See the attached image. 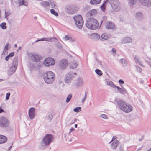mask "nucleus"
Returning <instances> with one entry per match:
<instances>
[{"instance_id":"e433bc0d","label":"nucleus","mask_w":151,"mask_h":151,"mask_svg":"<svg viewBox=\"0 0 151 151\" xmlns=\"http://www.w3.org/2000/svg\"><path fill=\"white\" fill-rule=\"evenodd\" d=\"M72 97V95L71 94H69L67 96L66 102L67 103L69 102L70 100Z\"/></svg>"},{"instance_id":"9d476101","label":"nucleus","mask_w":151,"mask_h":151,"mask_svg":"<svg viewBox=\"0 0 151 151\" xmlns=\"http://www.w3.org/2000/svg\"><path fill=\"white\" fill-rule=\"evenodd\" d=\"M55 63V59L52 57H47L44 60V64L47 66L54 65Z\"/></svg>"},{"instance_id":"cd10ccee","label":"nucleus","mask_w":151,"mask_h":151,"mask_svg":"<svg viewBox=\"0 0 151 151\" xmlns=\"http://www.w3.org/2000/svg\"><path fill=\"white\" fill-rule=\"evenodd\" d=\"M18 63V59L17 57H15L14 58L13 62L12 65L17 68Z\"/></svg>"},{"instance_id":"2f4dec72","label":"nucleus","mask_w":151,"mask_h":151,"mask_svg":"<svg viewBox=\"0 0 151 151\" xmlns=\"http://www.w3.org/2000/svg\"><path fill=\"white\" fill-rule=\"evenodd\" d=\"M40 4L44 7H47L49 5V4L47 2L42 1L40 2Z\"/></svg>"},{"instance_id":"c85d7f7f","label":"nucleus","mask_w":151,"mask_h":151,"mask_svg":"<svg viewBox=\"0 0 151 151\" xmlns=\"http://www.w3.org/2000/svg\"><path fill=\"white\" fill-rule=\"evenodd\" d=\"M97 12V11L96 9H93L90 11L88 12V14H89L90 16H92L95 15Z\"/></svg>"},{"instance_id":"dca6fc26","label":"nucleus","mask_w":151,"mask_h":151,"mask_svg":"<svg viewBox=\"0 0 151 151\" xmlns=\"http://www.w3.org/2000/svg\"><path fill=\"white\" fill-rule=\"evenodd\" d=\"M70 68L72 69H74L76 68L78 65V63L77 61L74 60L71 61L70 63Z\"/></svg>"},{"instance_id":"3c124183","label":"nucleus","mask_w":151,"mask_h":151,"mask_svg":"<svg viewBox=\"0 0 151 151\" xmlns=\"http://www.w3.org/2000/svg\"><path fill=\"white\" fill-rule=\"evenodd\" d=\"M64 39L65 40L67 41L70 39V37H69L68 36H66L64 37Z\"/></svg>"},{"instance_id":"052dcab7","label":"nucleus","mask_w":151,"mask_h":151,"mask_svg":"<svg viewBox=\"0 0 151 151\" xmlns=\"http://www.w3.org/2000/svg\"><path fill=\"white\" fill-rule=\"evenodd\" d=\"M4 111V110L1 109V107H0V113H1Z\"/></svg>"},{"instance_id":"f03ea898","label":"nucleus","mask_w":151,"mask_h":151,"mask_svg":"<svg viewBox=\"0 0 151 151\" xmlns=\"http://www.w3.org/2000/svg\"><path fill=\"white\" fill-rule=\"evenodd\" d=\"M86 25L87 27L91 30H95L99 27L97 20L93 18H89L86 21Z\"/></svg>"},{"instance_id":"423d86ee","label":"nucleus","mask_w":151,"mask_h":151,"mask_svg":"<svg viewBox=\"0 0 151 151\" xmlns=\"http://www.w3.org/2000/svg\"><path fill=\"white\" fill-rule=\"evenodd\" d=\"M108 3L115 11H118L120 9L119 2L117 0H107Z\"/></svg>"},{"instance_id":"e2e57ef3","label":"nucleus","mask_w":151,"mask_h":151,"mask_svg":"<svg viewBox=\"0 0 151 151\" xmlns=\"http://www.w3.org/2000/svg\"><path fill=\"white\" fill-rule=\"evenodd\" d=\"M45 41L44 38L40 39V41Z\"/></svg>"},{"instance_id":"72a5a7b5","label":"nucleus","mask_w":151,"mask_h":151,"mask_svg":"<svg viewBox=\"0 0 151 151\" xmlns=\"http://www.w3.org/2000/svg\"><path fill=\"white\" fill-rule=\"evenodd\" d=\"M27 55L29 57H36V56H39V54L37 53L34 54L31 53H28Z\"/></svg>"},{"instance_id":"6e6552de","label":"nucleus","mask_w":151,"mask_h":151,"mask_svg":"<svg viewBox=\"0 0 151 151\" xmlns=\"http://www.w3.org/2000/svg\"><path fill=\"white\" fill-rule=\"evenodd\" d=\"M68 65V62L66 59H63L60 60L58 64V67L60 70H64L67 67Z\"/></svg>"},{"instance_id":"1a4fd4ad","label":"nucleus","mask_w":151,"mask_h":151,"mask_svg":"<svg viewBox=\"0 0 151 151\" xmlns=\"http://www.w3.org/2000/svg\"><path fill=\"white\" fill-rule=\"evenodd\" d=\"M9 124V122L7 119L4 116L0 117V127L6 128L7 127Z\"/></svg>"},{"instance_id":"338daca9","label":"nucleus","mask_w":151,"mask_h":151,"mask_svg":"<svg viewBox=\"0 0 151 151\" xmlns=\"http://www.w3.org/2000/svg\"><path fill=\"white\" fill-rule=\"evenodd\" d=\"M119 149L120 151H123L124 150L123 149L122 147H120Z\"/></svg>"},{"instance_id":"7ed1b4c3","label":"nucleus","mask_w":151,"mask_h":151,"mask_svg":"<svg viewBox=\"0 0 151 151\" xmlns=\"http://www.w3.org/2000/svg\"><path fill=\"white\" fill-rule=\"evenodd\" d=\"M44 78L45 82L47 84L52 83L55 79V75L52 72L48 71L44 74Z\"/></svg>"},{"instance_id":"aec40b11","label":"nucleus","mask_w":151,"mask_h":151,"mask_svg":"<svg viewBox=\"0 0 151 151\" xmlns=\"http://www.w3.org/2000/svg\"><path fill=\"white\" fill-rule=\"evenodd\" d=\"M116 88H117L118 91L119 92L122 94H125L127 93V91L125 89L124 87L122 86V88H120L119 87L116 86Z\"/></svg>"},{"instance_id":"39448f33","label":"nucleus","mask_w":151,"mask_h":151,"mask_svg":"<svg viewBox=\"0 0 151 151\" xmlns=\"http://www.w3.org/2000/svg\"><path fill=\"white\" fill-rule=\"evenodd\" d=\"M73 19L75 22L76 25L79 29H81L83 27V21L81 15H79L73 16Z\"/></svg>"},{"instance_id":"473e14b6","label":"nucleus","mask_w":151,"mask_h":151,"mask_svg":"<svg viewBox=\"0 0 151 151\" xmlns=\"http://www.w3.org/2000/svg\"><path fill=\"white\" fill-rule=\"evenodd\" d=\"M120 60L121 63L124 66H125L127 65V63L125 59L122 58Z\"/></svg>"},{"instance_id":"13d9d810","label":"nucleus","mask_w":151,"mask_h":151,"mask_svg":"<svg viewBox=\"0 0 151 151\" xmlns=\"http://www.w3.org/2000/svg\"><path fill=\"white\" fill-rule=\"evenodd\" d=\"M75 130V129L73 128H71L70 129V132L69 133H70V132H72L74 131Z\"/></svg>"},{"instance_id":"6e6d98bb","label":"nucleus","mask_w":151,"mask_h":151,"mask_svg":"<svg viewBox=\"0 0 151 151\" xmlns=\"http://www.w3.org/2000/svg\"><path fill=\"white\" fill-rule=\"evenodd\" d=\"M119 83L120 85L124 83V82L122 79H120L119 80Z\"/></svg>"},{"instance_id":"603ef678","label":"nucleus","mask_w":151,"mask_h":151,"mask_svg":"<svg viewBox=\"0 0 151 151\" xmlns=\"http://www.w3.org/2000/svg\"><path fill=\"white\" fill-rule=\"evenodd\" d=\"M14 52H12L7 55L6 57H13L14 56Z\"/></svg>"},{"instance_id":"a18cd8bd","label":"nucleus","mask_w":151,"mask_h":151,"mask_svg":"<svg viewBox=\"0 0 151 151\" xmlns=\"http://www.w3.org/2000/svg\"><path fill=\"white\" fill-rule=\"evenodd\" d=\"M8 53V50H4L2 54V56H6L7 55Z\"/></svg>"},{"instance_id":"2eb2a0df","label":"nucleus","mask_w":151,"mask_h":151,"mask_svg":"<svg viewBox=\"0 0 151 151\" xmlns=\"http://www.w3.org/2000/svg\"><path fill=\"white\" fill-rule=\"evenodd\" d=\"M141 4L146 6H151V0H139Z\"/></svg>"},{"instance_id":"8fccbe9b","label":"nucleus","mask_w":151,"mask_h":151,"mask_svg":"<svg viewBox=\"0 0 151 151\" xmlns=\"http://www.w3.org/2000/svg\"><path fill=\"white\" fill-rule=\"evenodd\" d=\"M87 93L86 92H85V95L84 97L81 100L82 102L83 103L84 102L86 97Z\"/></svg>"},{"instance_id":"49530a36","label":"nucleus","mask_w":151,"mask_h":151,"mask_svg":"<svg viewBox=\"0 0 151 151\" xmlns=\"http://www.w3.org/2000/svg\"><path fill=\"white\" fill-rule=\"evenodd\" d=\"M99 116L105 119H106L107 118V115L105 114H102L100 115Z\"/></svg>"},{"instance_id":"4d7b16f0","label":"nucleus","mask_w":151,"mask_h":151,"mask_svg":"<svg viewBox=\"0 0 151 151\" xmlns=\"http://www.w3.org/2000/svg\"><path fill=\"white\" fill-rule=\"evenodd\" d=\"M116 136H114L113 137L111 141L110 142V143L111 142L114 140L116 138Z\"/></svg>"},{"instance_id":"9b49d317","label":"nucleus","mask_w":151,"mask_h":151,"mask_svg":"<svg viewBox=\"0 0 151 151\" xmlns=\"http://www.w3.org/2000/svg\"><path fill=\"white\" fill-rule=\"evenodd\" d=\"M11 1L13 4H19V6L22 5L27 6V2L24 1V0H11Z\"/></svg>"},{"instance_id":"a878e982","label":"nucleus","mask_w":151,"mask_h":151,"mask_svg":"<svg viewBox=\"0 0 151 151\" xmlns=\"http://www.w3.org/2000/svg\"><path fill=\"white\" fill-rule=\"evenodd\" d=\"M44 40L47 42H53L57 40V39L54 37H50L48 38H44Z\"/></svg>"},{"instance_id":"b1692460","label":"nucleus","mask_w":151,"mask_h":151,"mask_svg":"<svg viewBox=\"0 0 151 151\" xmlns=\"http://www.w3.org/2000/svg\"><path fill=\"white\" fill-rule=\"evenodd\" d=\"M16 67H14L13 65L11 67L8 71L9 74V75H12L13 74L15 71L16 69Z\"/></svg>"},{"instance_id":"6ab92c4d","label":"nucleus","mask_w":151,"mask_h":151,"mask_svg":"<svg viewBox=\"0 0 151 151\" xmlns=\"http://www.w3.org/2000/svg\"><path fill=\"white\" fill-rule=\"evenodd\" d=\"M91 37L94 40H97L100 38V35L97 33H94L91 35Z\"/></svg>"},{"instance_id":"864d4df0","label":"nucleus","mask_w":151,"mask_h":151,"mask_svg":"<svg viewBox=\"0 0 151 151\" xmlns=\"http://www.w3.org/2000/svg\"><path fill=\"white\" fill-rule=\"evenodd\" d=\"M9 43H7L5 45L4 50H8Z\"/></svg>"},{"instance_id":"0e129e2a","label":"nucleus","mask_w":151,"mask_h":151,"mask_svg":"<svg viewBox=\"0 0 151 151\" xmlns=\"http://www.w3.org/2000/svg\"><path fill=\"white\" fill-rule=\"evenodd\" d=\"M10 57H5V60L7 61Z\"/></svg>"},{"instance_id":"680f3d73","label":"nucleus","mask_w":151,"mask_h":151,"mask_svg":"<svg viewBox=\"0 0 151 151\" xmlns=\"http://www.w3.org/2000/svg\"><path fill=\"white\" fill-rule=\"evenodd\" d=\"M69 40H70V42H75V40L72 39V38H71V37H70V39Z\"/></svg>"},{"instance_id":"4c0bfd02","label":"nucleus","mask_w":151,"mask_h":151,"mask_svg":"<svg viewBox=\"0 0 151 151\" xmlns=\"http://www.w3.org/2000/svg\"><path fill=\"white\" fill-rule=\"evenodd\" d=\"M50 3L52 8H57V6L55 4V3L54 1H50Z\"/></svg>"},{"instance_id":"5701e85b","label":"nucleus","mask_w":151,"mask_h":151,"mask_svg":"<svg viewBox=\"0 0 151 151\" xmlns=\"http://www.w3.org/2000/svg\"><path fill=\"white\" fill-rule=\"evenodd\" d=\"M7 140V138L5 136L0 135V144L5 143Z\"/></svg>"},{"instance_id":"412c9836","label":"nucleus","mask_w":151,"mask_h":151,"mask_svg":"<svg viewBox=\"0 0 151 151\" xmlns=\"http://www.w3.org/2000/svg\"><path fill=\"white\" fill-rule=\"evenodd\" d=\"M136 19L138 20H142L143 19L142 14L140 12L136 13L135 15Z\"/></svg>"},{"instance_id":"393cba45","label":"nucleus","mask_w":151,"mask_h":151,"mask_svg":"<svg viewBox=\"0 0 151 151\" xmlns=\"http://www.w3.org/2000/svg\"><path fill=\"white\" fill-rule=\"evenodd\" d=\"M30 61L29 62H38L40 61V60L41 59V57H30Z\"/></svg>"},{"instance_id":"f8f14e48","label":"nucleus","mask_w":151,"mask_h":151,"mask_svg":"<svg viewBox=\"0 0 151 151\" xmlns=\"http://www.w3.org/2000/svg\"><path fill=\"white\" fill-rule=\"evenodd\" d=\"M84 82L83 79L81 77H79L76 81L75 85L77 87H80L83 86Z\"/></svg>"},{"instance_id":"20e7f679","label":"nucleus","mask_w":151,"mask_h":151,"mask_svg":"<svg viewBox=\"0 0 151 151\" xmlns=\"http://www.w3.org/2000/svg\"><path fill=\"white\" fill-rule=\"evenodd\" d=\"M54 139V136L51 134H47L43 137L42 141V145L43 147L49 145Z\"/></svg>"},{"instance_id":"c03bdc74","label":"nucleus","mask_w":151,"mask_h":151,"mask_svg":"<svg viewBox=\"0 0 151 151\" xmlns=\"http://www.w3.org/2000/svg\"><path fill=\"white\" fill-rule=\"evenodd\" d=\"M56 47L60 50H61L62 48V45L60 43H58L57 44Z\"/></svg>"},{"instance_id":"de8ad7c7","label":"nucleus","mask_w":151,"mask_h":151,"mask_svg":"<svg viewBox=\"0 0 151 151\" xmlns=\"http://www.w3.org/2000/svg\"><path fill=\"white\" fill-rule=\"evenodd\" d=\"M107 3H108V1H107V0H106L104 2L103 4H102V5L101 6V8L102 9L104 8V6L105 4H106Z\"/></svg>"},{"instance_id":"ddd939ff","label":"nucleus","mask_w":151,"mask_h":151,"mask_svg":"<svg viewBox=\"0 0 151 151\" xmlns=\"http://www.w3.org/2000/svg\"><path fill=\"white\" fill-rule=\"evenodd\" d=\"M73 73L72 72H70L67 73L66 75L65 83L68 84L70 81L72 80V78L73 77Z\"/></svg>"},{"instance_id":"c756f323","label":"nucleus","mask_w":151,"mask_h":151,"mask_svg":"<svg viewBox=\"0 0 151 151\" xmlns=\"http://www.w3.org/2000/svg\"><path fill=\"white\" fill-rule=\"evenodd\" d=\"M101 0H91L90 3L91 4H97L100 3Z\"/></svg>"},{"instance_id":"58836bf2","label":"nucleus","mask_w":151,"mask_h":151,"mask_svg":"<svg viewBox=\"0 0 151 151\" xmlns=\"http://www.w3.org/2000/svg\"><path fill=\"white\" fill-rule=\"evenodd\" d=\"M134 59L137 64H138L140 65H142L140 61L139 60V58L138 57H135Z\"/></svg>"},{"instance_id":"79ce46f5","label":"nucleus","mask_w":151,"mask_h":151,"mask_svg":"<svg viewBox=\"0 0 151 151\" xmlns=\"http://www.w3.org/2000/svg\"><path fill=\"white\" fill-rule=\"evenodd\" d=\"M137 0H129V3L132 5H134L136 4Z\"/></svg>"},{"instance_id":"f704fd0d","label":"nucleus","mask_w":151,"mask_h":151,"mask_svg":"<svg viewBox=\"0 0 151 151\" xmlns=\"http://www.w3.org/2000/svg\"><path fill=\"white\" fill-rule=\"evenodd\" d=\"M53 118L52 115L51 114H48L47 116V118L49 121H51Z\"/></svg>"},{"instance_id":"bf43d9fd","label":"nucleus","mask_w":151,"mask_h":151,"mask_svg":"<svg viewBox=\"0 0 151 151\" xmlns=\"http://www.w3.org/2000/svg\"><path fill=\"white\" fill-rule=\"evenodd\" d=\"M116 50L114 48H112V51L113 53H115L116 52Z\"/></svg>"},{"instance_id":"a19ab883","label":"nucleus","mask_w":151,"mask_h":151,"mask_svg":"<svg viewBox=\"0 0 151 151\" xmlns=\"http://www.w3.org/2000/svg\"><path fill=\"white\" fill-rule=\"evenodd\" d=\"M95 71L96 73L99 76H101L102 75V73L100 70L96 69L95 70Z\"/></svg>"},{"instance_id":"69168bd1","label":"nucleus","mask_w":151,"mask_h":151,"mask_svg":"<svg viewBox=\"0 0 151 151\" xmlns=\"http://www.w3.org/2000/svg\"><path fill=\"white\" fill-rule=\"evenodd\" d=\"M76 120H77V119H75V120H74V121L73 122H72L71 124H73V123H74L75 122Z\"/></svg>"},{"instance_id":"37998d69","label":"nucleus","mask_w":151,"mask_h":151,"mask_svg":"<svg viewBox=\"0 0 151 151\" xmlns=\"http://www.w3.org/2000/svg\"><path fill=\"white\" fill-rule=\"evenodd\" d=\"M81 108L80 107H78L76 108H75L73 111L74 112H78L80 111H81Z\"/></svg>"},{"instance_id":"4468645a","label":"nucleus","mask_w":151,"mask_h":151,"mask_svg":"<svg viewBox=\"0 0 151 151\" xmlns=\"http://www.w3.org/2000/svg\"><path fill=\"white\" fill-rule=\"evenodd\" d=\"M35 109L34 108L31 107L29 110L28 114L29 116L32 120L34 118Z\"/></svg>"},{"instance_id":"ea45409f","label":"nucleus","mask_w":151,"mask_h":151,"mask_svg":"<svg viewBox=\"0 0 151 151\" xmlns=\"http://www.w3.org/2000/svg\"><path fill=\"white\" fill-rule=\"evenodd\" d=\"M50 12L52 14L56 16H58V13L56 12L53 9H50Z\"/></svg>"},{"instance_id":"0eeeda50","label":"nucleus","mask_w":151,"mask_h":151,"mask_svg":"<svg viewBox=\"0 0 151 151\" xmlns=\"http://www.w3.org/2000/svg\"><path fill=\"white\" fill-rule=\"evenodd\" d=\"M78 10L77 7L73 5L67 6L65 7V11L69 14H73L76 12Z\"/></svg>"},{"instance_id":"774afa93","label":"nucleus","mask_w":151,"mask_h":151,"mask_svg":"<svg viewBox=\"0 0 151 151\" xmlns=\"http://www.w3.org/2000/svg\"><path fill=\"white\" fill-rule=\"evenodd\" d=\"M142 147H140V148H138V149L137 150V151H139V150H141V149H142Z\"/></svg>"},{"instance_id":"f257e3e1","label":"nucleus","mask_w":151,"mask_h":151,"mask_svg":"<svg viewBox=\"0 0 151 151\" xmlns=\"http://www.w3.org/2000/svg\"><path fill=\"white\" fill-rule=\"evenodd\" d=\"M117 103L119 109L124 112L129 113L132 110V106L129 104H127L122 100L117 101Z\"/></svg>"},{"instance_id":"09e8293b","label":"nucleus","mask_w":151,"mask_h":151,"mask_svg":"<svg viewBox=\"0 0 151 151\" xmlns=\"http://www.w3.org/2000/svg\"><path fill=\"white\" fill-rule=\"evenodd\" d=\"M136 70L140 73H141L142 71V69L139 67L136 66Z\"/></svg>"},{"instance_id":"4be33fe9","label":"nucleus","mask_w":151,"mask_h":151,"mask_svg":"<svg viewBox=\"0 0 151 151\" xmlns=\"http://www.w3.org/2000/svg\"><path fill=\"white\" fill-rule=\"evenodd\" d=\"M132 41V39L129 37H124L123 39L122 43H127L131 42Z\"/></svg>"},{"instance_id":"a211bd4d","label":"nucleus","mask_w":151,"mask_h":151,"mask_svg":"<svg viewBox=\"0 0 151 151\" xmlns=\"http://www.w3.org/2000/svg\"><path fill=\"white\" fill-rule=\"evenodd\" d=\"M119 144V142L118 140H114L111 145V148L114 150L116 149Z\"/></svg>"},{"instance_id":"5fc2aeb1","label":"nucleus","mask_w":151,"mask_h":151,"mask_svg":"<svg viewBox=\"0 0 151 151\" xmlns=\"http://www.w3.org/2000/svg\"><path fill=\"white\" fill-rule=\"evenodd\" d=\"M10 95V93H8L6 94V100H7L9 99Z\"/></svg>"},{"instance_id":"bb28decb","label":"nucleus","mask_w":151,"mask_h":151,"mask_svg":"<svg viewBox=\"0 0 151 151\" xmlns=\"http://www.w3.org/2000/svg\"><path fill=\"white\" fill-rule=\"evenodd\" d=\"M109 38V37L106 33L103 34L101 36V40L103 41L108 39Z\"/></svg>"},{"instance_id":"f3484780","label":"nucleus","mask_w":151,"mask_h":151,"mask_svg":"<svg viewBox=\"0 0 151 151\" xmlns=\"http://www.w3.org/2000/svg\"><path fill=\"white\" fill-rule=\"evenodd\" d=\"M106 27L108 29H112L114 27V23L111 22H108L106 24Z\"/></svg>"},{"instance_id":"7c9ffc66","label":"nucleus","mask_w":151,"mask_h":151,"mask_svg":"<svg viewBox=\"0 0 151 151\" xmlns=\"http://www.w3.org/2000/svg\"><path fill=\"white\" fill-rule=\"evenodd\" d=\"M107 84L108 85L113 88H116V86L115 85L113 82L111 81H108L107 82Z\"/></svg>"},{"instance_id":"c9c22d12","label":"nucleus","mask_w":151,"mask_h":151,"mask_svg":"<svg viewBox=\"0 0 151 151\" xmlns=\"http://www.w3.org/2000/svg\"><path fill=\"white\" fill-rule=\"evenodd\" d=\"M6 24L5 23H2L0 25V27H1L2 29H5L6 28Z\"/></svg>"}]
</instances>
